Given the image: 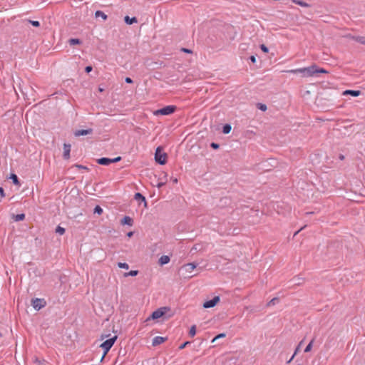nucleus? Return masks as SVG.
<instances>
[{
  "instance_id": "obj_1",
  "label": "nucleus",
  "mask_w": 365,
  "mask_h": 365,
  "mask_svg": "<svg viewBox=\"0 0 365 365\" xmlns=\"http://www.w3.org/2000/svg\"><path fill=\"white\" fill-rule=\"evenodd\" d=\"M287 72L291 73H301L303 77H312L318 73H328L329 72L322 68H319L316 64H312L309 67L292 69Z\"/></svg>"
},
{
  "instance_id": "obj_2",
  "label": "nucleus",
  "mask_w": 365,
  "mask_h": 365,
  "mask_svg": "<svg viewBox=\"0 0 365 365\" xmlns=\"http://www.w3.org/2000/svg\"><path fill=\"white\" fill-rule=\"evenodd\" d=\"M118 339V336L115 335L113 337L105 340L101 345L100 347L103 349L104 351V356H106L108 352L110 351L111 347L113 346Z\"/></svg>"
},
{
  "instance_id": "obj_3",
  "label": "nucleus",
  "mask_w": 365,
  "mask_h": 365,
  "mask_svg": "<svg viewBox=\"0 0 365 365\" xmlns=\"http://www.w3.org/2000/svg\"><path fill=\"white\" fill-rule=\"evenodd\" d=\"M176 110L175 106H167L161 109L154 110L153 112L154 115H168L173 114Z\"/></svg>"
},
{
  "instance_id": "obj_4",
  "label": "nucleus",
  "mask_w": 365,
  "mask_h": 365,
  "mask_svg": "<svg viewBox=\"0 0 365 365\" xmlns=\"http://www.w3.org/2000/svg\"><path fill=\"white\" fill-rule=\"evenodd\" d=\"M168 155L162 152V148L158 147L155 153V160L160 165H165L167 162Z\"/></svg>"
},
{
  "instance_id": "obj_5",
  "label": "nucleus",
  "mask_w": 365,
  "mask_h": 365,
  "mask_svg": "<svg viewBox=\"0 0 365 365\" xmlns=\"http://www.w3.org/2000/svg\"><path fill=\"white\" fill-rule=\"evenodd\" d=\"M169 310V308L167 307H163L158 309L157 310L154 311L150 317L146 319L145 322H148L150 319L156 320L162 317Z\"/></svg>"
},
{
  "instance_id": "obj_6",
  "label": "nucleus",
  "mask_w": 365,
  "mask_h": 365,
  "mask_svg": "<svg viewBox=\"0 0 365 365\" xmlns=\"http://www.w3.org/2000/svg\"><path fill=\"white\" fill-rule=\"evenodd\" d=\"M197 267V264L195 263H187L182 266V269L188 278L192 277L195 274H192L193 271Z\"/></svg>"
},
{
  "instance_id": "obj_7",
  "label": "nucleus",
  "mask_w": 365,
  "mask_h": 365,
  "mask_svg": "<svg viewBox=\"0 0 365 365\" xmlns=\"http://www.w3.org/2000/svg\"><path fill=\"white\" fill-rule=\"evenodd\" d=\"M121 160V157L118 156L115 158L110 159L108 158H101L97 160L98 164L102 165H108L112 163H117Z\"/></svg>"
},
{
  "instance_id": "obj_8",
  "label": "nucleus",
  "mask_w": 365,
  "mask_h": 365,
  "mask_svg": "<svg viewBox=\"0 0 365 365\" xmlns=\"http://www.w3.org/2000/svg\"><path fill=\"white\" fill-rule=\"evenodd\" d=\"M31 304L35 309L39 310L46 306V302L43 299L36 298L32 299Z\"/></svg>"
},
{
  "instance_id": "obj_9",
  "label": "nucleus",
  "mask_w": 365,
  "mask_h": 365,
  "mask_svg": "<svg viewBox=\"0 0 365 365\" xmlns=\"http://www.w3.org/2000/svg\"><path fill=\"white\" fill-rule=\"evenodd\" d=\"M220 297L216 296L212 299L204 302L203 307L206 309L214 307L220 302Z\"/></svg>"
},
{
  "instance_id": "obj_10",
  "label": "nucleus",
  "mask_w": 365,
  "mask_h": 365,
  "mask_svg": "<svg viewBox=\"0 0 365 365\" xmlns=\"http://www.w3.org/2000/svg\"><path fill=\"white\" fill-rule=\"evenodd\" d=\"M93 133V129L88 128L86 130H78L74 133L75 136H81V135H86L91 134Z\"/></svg>"
},
{
  "instance_id": "obj_11",
  "label": "nucleus",
  "mask_w": 365,
  "mask_h": 365,
  "mask_svg": "<svg viewBox=\"0 0 365 365\" xmlns=\"http://www.w3.org/2000/svg\"><path fill=\"white\" fill-rule=\"evenodd\" d=\"M166 339L162 336H155L153 339L152 344L153 346H158L161 344H163L164 341H165Z\"/></svg>"
},
{
  "instance_id": "obj_12",
  "label": "nucleus",
  "mask_w": 365,
  "mask_h": 365,
  "mask_svg": "<svg viewBox=\"0 0 365 365\" xmlns=\"http://www.w3.org/2000/svg\"><path fill=\"white\" fill-rule=\"evenodd\" d=\"M70 152H71V145L64 144L63 145V157L65 159H68L70 158Z\"/></svg>"
},
{
  "instance_id": "obj_13",
  "label": "nucleus",
  "mask_w": 365,
  "mask_h": 365,
  "mask_svg": "<svg viewBox=\"0 0 365 365\" xmlns=\"http://www.w3.org/2000/svg\"><path fill=\"white\" fill-rule=\"evenodd\" d=\"M360 93V91L346 90L343 92V96L351 95L352 96L356 97L359 96Z\"/></svg>"
},
{
  "instance_id": "obj_14",
  "label": "nucleus",
  "mask_w": 365,
  "mask_h": 365,
  "mask_svg": "<svg viewBox=\"0 0 365 365\" xmlns=\"http://www.w3.org/2000/svg\"><path fill=\"white\" fill-rule=\"evenodd\" d=\"M133 223V220L129 216L124 217L121 220V224L123 225H128L129 226H132Z\"/></svg>"
},
{
  "instance_id": "obj_15",
  "label": "nucleus",
  "mask_w": 365,
  "mask_h": 365,
  "mask_svg": "<svg viewBox=\"0 0 365 365\" xmlns=\"http://www.w3.org/2000/svg\"><path fill=\"white\" fill-rule=\"evenodd\" d=\"M169 262H170V257L168 256H167V255H163L159 259V263L161 265L168 264Z\"/></svg>"
},
{
  "instance_id": "obj_16",
  "label": "nucleus",
  "mask_w": 365,
  "mask_h": 365,
  "mask_svg": "<svg viewBox=\"0 0 365 365\" xmlns=\"http://www.w3.org/2000/svg\"><path fill=\"white\" fill-rule=\"evenodd\" d=\"M125 21L127 24H133L134 23H137V19L135 17L130 18L128 16L125 17Z\"/></svg>"
},
{
  "instance_id": "obj_17",
  "label": "nucleus",
  "mask_w": 365,
  "mask_h": 365,
  "mask_svg": "<svg viewBox=\"0 0 365 365\" xmlns=\"http://www.w3.org/2000/svg\"><path fill=\"white\" fill-rule=\"evenodd\" d=\"M291 1L293 3H294V4H297V5H299L301 6H302V7H309V5L307 3H306V2L303 1H301V0H291Z\"/></svg>"
},
{
  "instance_id": "obj_18",
  "label": "nucleus",
  "mask_w": 365,
  "mask_h": 365,
  "mask_svg": "<svg viewBox=\"0 0 365 365\" xmlns=\"http://www.w3.org/2000/svg\"><path fill=\"white\" fill-rule=\"evenodd\" d=\"M134 198L136 200H140L143 201L145 202V205H146L147 202H146L145 198L140 193H139V192L135 193Z\"/></svg>"
},
{
  "instance_id": "obj_19",
  "label": "nucleus",
  "mask_w": 365,
  "mask_h": 365,
  "mask_svg": "<svg viewBox=\"0 0 365 365\" xmlns=\"http://www.w3.org/2000/svg\"><path fill=\"white\" fill-rule=\"evenodd\" d=\"M138 274V270H131L129 272H125L123 274V276L125 277H127L128 276H136L137 274Z\"/></svg>"
},
{
  "instance_id": "obj_20",
  "label": "nucleus",
  "mask_w": 365,
  "mask_h": 365,
  "mask_svg": "<svg viewBox=\"0 0 365 365\" xmlns=\"http://www.w3.org/2000/svg\"><path fill=\"white\" fill-rule=\"evenodd\" d=\"M96 17L101 16L103 20H106L108 16L101 11H97L95 14Z\"/></svg>"
},
{
  "instance_id": "obj_21",
  "label": "nucleus",
  "mask_w": 365,
  "mask_h": 365,
  "mask_svg": "<svg viewBox=\"0 0 365 365\" xmlns=\"http://www.w3.org/2000/svg\"><path fill=\"white\" fill-rule=\"evenodd\" d=\"M231 125L229 124H226L223 126L222 132L225 134H228L231 131Z\"/></svg>"
},
{
  "instance_id": "obj_22",
  "label": "nucleus",
  "mask_w": 365,
  "mask_h": 365,
  "mask_svg": "<svg viewBox=\"0 0 365 365\" xmlns=\"http://www.w3.org/2000/svg\"><path fill=\"white\" fill-rule=\"evenodd\" d=\"M10 178L13 180V182L15 185H19L20 183H19V179H18V177L16 175L11 174Z\"/></svg>"
},
{
  "instance_id": "obj_23",
  "label": "nucleus",
  "mask_w": 365,
  "mask_h": 365,
  "mask_svg": "<svg viewBox=\"0 0 365 365\" xmlns=\"http://www.w3.org/2000/svg\"><path fill=\"white\" fill-rule=\"evenodd\" d=\"M196 334V326L195 325H192L191 327H190V329L189 331V335L191 336V337H193Z\"/></svg>"
},
{
  "instance_id": "obj_24",
  "label": "nucleus",
  "mask_w": 365,
  "mask_h": 365,
  "mask_svg": "<svg viewBox=\"0 0 365 365\" xmlns=\"http://www.w3.org/2000/svg\"><path fill=\"white\" fill-rule=\"evenodd\" d=\"M24 218H25L24 214H19V215H16L14 216V220L16 221H21V220H24Z\"/></svg>"
},
{
  "instance_id": "obj_25",
  "label": "nucleus",
  "mask_w": 365,
  "mask_h": 365,
  "mask_svg": "<svg viewBox=\"0 0 365 365\" xmlns=\"http://www.w3.org/2000/svg\"><path fill=\"white\" fill-rule=\"evenodd\" d=\"M118 266L119 268H122V269H129V265L125 262H118Z\"/></svg>"
},
{
  "instance_id": "obj_26",
  "label": "nucleus",
  "mask_w": 365,
  "mask_h": 365,
  "mask_svg": "<svg viewBox=\"0 0 365 365\" xmlns=\"http://www.w3.org/2000/svg\"><path fill=\"white\" fill-rule=\"evenodd\" d=\"M313 343H314V339H312L309 343V344L306 346L305 349H304V351L305 352H309L312 349V346H313Z\"/></svg>"
},
{
  "instance_id": "obj_27",
  "label": "nucleus",
  "mask_w": 365,
  "mask_h": 365,
  "mask_svg": "<svg viewBox=\"0 0 365 365\" xmlns=\"http://www.w3.org/2000/svg\"><path fill=\"white\" fill-rule=\"evenodd\" d=\"M56 232L62 235L65 233V229L61 226H58L56 229Z\"/></svg>"
},
{
  "instance_id": "obj_28",
  "label": "nucleus",
  "mask_w": 365,
  "mask_h": 365,
  "mask_svg": "<svg viewBox=\"0 0 365 365\" xmlns=\"http://www.w3.org/2000/svg\"><path fill=\"white\" fill-rule=\"evenodd\" d=\"M354 39L356 41H358V42L365 45V37H364V36H357V37L354 38Z\"/></svg>"
},
{
  "instance_id": "obj_29",
  "label": "nucleus",
  "mask_w": 365,
  "mask_h": 365,
  "mask_svg": "<svg viewBox=\"0 0 365 365\" xmlns=\"http://www.w3.org/2000/svg\"><path fill=\"white\" fill-rule=\"evenodd\" d=\"M81 43L80 40L78 39V38H71L69 40V43L71 45H76V44H79Z\"/></svg>"
},
{
  "instance_id": "obj_30",
  "label": "nucleus",
  "mask_w": 365,
  "mask_h": 365,
  "mask_svg": "<svg viewBox=\"0 0 365 365\" xmlns=\"http://www.w3.org/2000/svg\"><path fill=\"white\" fill-rule=\"evenodd\" d=\"M94 212L101 215L103 213V209L99 205H97L94 209Z\"/></svg>"
},
{
  "instance_id": "obj_31",
  "label": "nucleus",
  "mask_w": 365,
  "mask_h": 365,
  "mask_svg": "<svg viewBox=\"0 0 365 365\" xmlns=\"http://www.w3.org/2000/svg\"><path fill=\"white\" fill-rule=\"evenodd\" d=\"M257 108L262 111H266L267 109V106L265 104H262V103H259L257 105Z\"/></svg>"
},
{
  "instance_id": "obj_32",
  "label": "nucleus",
  "mask_w": 365,
  "mask_h": 365,
  "mask_svg": "<svg viewBox=\"0 0 365 365\" xmlns=\"http://www.w3.org/2000/svg\"><path fill=\"white\" fill-rule=\"evenodd\" d=\"M34 361L36 365H46V361L43 360L41 361L38 359H36Z\"/></svg>"
},
{
  "instance_id": "obj_33",
  "label": "nucleus",
  "mask_w": 365,
  "mask_h": 365,
  "mask_svg": "<svg viewBox=\"0 0 365 365\" xmlns=\"http://www.w3.org/2000/svg\"><path fill=\"white\" fill-rule=\"evenodd\" d=\"M260 48L261 50L264 52V53H268L269 52V49L268 48L264 45V44H262L260 46Z\"/></svg>"
},
{
  "instance_id": "obj_34",
  "label": "nucleus",
  "mask_w": 365,
  "mask_h": 365,
  "mask_svg": "<svg viewBox=\"0 0 365 365\" xmlns=\"http://www.w3.org/2000/svg\"><path fill=\"white\" fill-rule=\"evenodd\" d=\"M29 22L35 27H38L40 26V23L38 21H29Z\"/></svg>"
},
{
  "instance_id": "obj_35",
  "label": "nucleus",
  "mask_w": 365,
  "mask_h": 365,
  "mask_svg": "<svg viewBox=\"0 0 365 365\" xmlns=\"http://www.w3.org/2000/svg\"><path fill=\"white\" fill-rule=\"evenodd\" d=\"M190 342L189 341H186L185 343H183L182 344H181L180 346H179V349H183L184 348H185V346L189 344Z\"/></svg>"
},
{
  "instance_id": "obj_36",
  "label": "nucleus",
  "mask_w": 365,
  "mask_h": 365,
  "mask_svg": "<svg viewBox=\"0 0 365 365\" xmlns=\"http://www.w3.org/2000/svg\"><path fill=\"white\" fill-rule=\"evenodd\" d=\"M224 337H225V334L222 333V334L217 335L215 336V339H220V338H224Z\"/></svg>"
},
{
  "instance_id": "obj_37",
  "label": "nucleus",
  "mask_w": 365,
  "mask_h": 365,
  "mask_svg": "<svg viewBox=\"0 0 365 365\" xmlns=\"http://www.w3.org/2000/svg\"><path fill=\"white\" fill-rule=\"evenodd\" d=\"M85 70H86V73H89V72H91V71H92V67H91V66H86V68H85Z\"/></svg>"
},
{
  "instance_id": "obj_38",
  "label": "nucleus",
  "mask_w": 365,
  "mask_h": 365,
  "mask_svg": "<svg viewBox=\"0 0 365 365\" xmlns=\"http://www.w3.org/2000/svg\"><path fill=\"white\" fill-rule=\"evenodd\" d=\"M276 300H277V298H274L272 300H270L269 302L268 303V306H270L272 304H274V301H276Z\"/></svg>"
},
{
  "instance_id": "obj_39",
  "label": "nucleus",
  "mask_w": 365,
  "mask_h": 365,
  "mask_svg": "<svg viewBox=\"0 0 365 365\" xmlns=\"http://www.w3.org/2000/svg\"><path fill=\"white\" fill-rule=\"evenodd\" d=\"M211 147H212V148H215V149H217V148H219V145H218V144H217V143H212L211 144Z\"/></svg>"
},
{
  "instance_id": "obj_40",
  "label": "nucleus",
  "mask_w": 365,
  "mask_h": 365,
  "mask_svg": "<svg viewBox=\"0 0 365 365\" xmlns=\"http://www.w3.org/2000/svg\"><path fill=\"white\" fill-rule=\"evenodd\" d=\"M76 167L80 168V169H84L88 170V168L86 166L81 165H76Z\"/></svg>"
},
{
  "instance_id": "obj_41",
  "label": "nucleus",
  "mask_w": 365,
  "mask_h": 365,
  "mask_svg": "<svg viewBox=\"0 0 365 365\" xmlns=\"http://www.w3.org/2000/svg\"><path fill=\"white\" fill-rule=\"evenodd\" d=\"M125 82L128 83H133V81L129 77H126L125 79Z\"/></svg>"
},
{
  "instance_id": "obj_42",
  "label": "nucleus",
  "mask_w": 365,
  "mask_h": 365,
  "mask_svg": "<svg viewBox=\"0 0 365 365\" xmlns=\"http://www.w3.org/2000/svg\"><path fill=\"white\" fill-rule=\"evenodd\" d=\"M0 195H1V197H4L5 196L4 189L2 187H0Z\"/></svg>"
},
{
  "instance_id": "obj_43",
  "label": "nucleus",
  "mask_w": 365,
  "mask_h": 365,
  "mask_svg": "<svg viewBox=\"0 0 365 365\" xmlns=\"http://www.w3.org/2000/svg\"><path fill=\"white\" fill-rule=\"evenodd\" d=\"M297 351H299V349H298V348H297V349H296V351H295L294 354H293V356H292V358L290 359V360L289 361V362H290V361L294 359V356L297 354Z\"/></svg>"
},
{
  "instance_id": "obj_44",
  "label": "nucleus",
  "mask_w": 365,
  "mask_h": 365,
  "mask_svg": "<svg viewBox=\"0 0 365 365\" xmlns=\"http://www.w3.org/2000/svg\"><path fill=\"white\" fill-rule=\"evenodd\" d=\"M250 60L252 63H255L256 62V58L255 56H250Z\"/></svg>"
},
{
  "instance_id": "obj_45",
  "label": "nucleus",
  "mask_w": 365,
  "mask_h": 365,
  "mask_svg": "<svg viewBox=\"0 0 365 365\" xmlns=\"http://www.w3.org/2000/svg\"><path fill=\"white\" fill-rule=\"evenodd\" d=\"M182 51L185 53H191V51L187 48H182Z\"/></svg>"
},
{
  "instance_id": "obj_46",
  "label": "nucleus",
  "mask_w": 365,
  "mask_h": 365,
  "mask_svg": "<svg viewBox=\"0 0 365 365\" xmlns=\"http://www.w3.org/2000/svg\"><path fill=\"white\" fill-rule=\"evenodd\" d=\"M133 232H129L127 234V235H128V237H132V236H133Z\"/></svg>"
},
{
  "instance_id": "obj_47",
  "label": "nucleus",
  "mask_w": 365,
  "mask_h": 365,
  "mask_svg": "<svg viewBox=\"0 0 365 365\" xmlns=\"http://www.w3.org/2000/svg\"><path fill=\"white\" fill-rule=\"evenodd\" d=\"M171 180H172L173 183H177L178 182V179L175 178H172Z\"/></svg>"
},
{
  "instance_id": "obj_48",
  "label": "nucleus",
  "mask_w": 365,
  "mask_h": 365,
  "mask_svg": "<svg viewBox=\"0 0 365 365\" xmlns=\"http://www.w3.org/2000/svg\"><path fill=\"white\" fill-rule=\"evenodd\" d=\"M108 336V335H101V339L103 340Z\"/></svg>"
},
{
  "instance_id": "obj_49",
  "label": "nucleus",
  "mask_w": 365,
  "mask_h": 365,
  "mask_svg": "<svg viewBox=\"0 0 365 365\" xmlns=\"http://www.w3.org/2000/svg\"><path fill=\"white\" fill-rule=\"evenodd\" d=\"M98 91H99V92H103L104 90L103 88L99 87Z\"/></svg>"
},
{
  "instance_id": "obj_50",
  "label": "nucleus",
  "mask_w": 365,
  "mask_h": 365,
  "mask_svg": "<svg viewBox=\"0 0 365 365\" xmlns=\"http://www.w3.org/2000/svg\"><path fill=\"white\" fill-rule=\"evenodd\" d=\"M106 356H104V354H103L102 357H101V361H103Z\"/></svg>"
},
{
  "instance_id": "obj_51",
  "label": "nucleus",
  "mask_w": 365,
  "mask_h": 365,
  "mask_svg": "<svg viewBox=\"0 0 365 365\" xmlns=\"http://www.w3.org/2000/svg\"><path fill=\"white\" fill-rule=\"evenodd\" d=\"M218 339H215V337L212 340V342L217 341Z\"/></svg>"
},
{
  "instance_id": "obj_52",
  "label": "nucleus",
  "mask_w": 365,
  "mask_h": 365,
  "mask_svg": "<svg viewBox=\"0 0 365 365\" xmlns=\"http://www.w3.org/2000/svg\"><path fill=\"white\" fill-rule=\"evenodd\" d=\"M218 339H215V337L212 340V342L217 341Z\"/></svg>"
},
{
  "instance_id": "obj_53",
  "label": "nucleus",
  "mask_w": 365,
  "mask_h": 365,
  "mask_svg": "<svg viewBox=\"0 0 365 365\" xmlns=\"http://www.w3.org/2000/svg\"><path fill=\"white\" fill-rule=\"evenodd\" d=\"M302 230V228H301L299 230L297 231L296 233L294 234V235H297Z\"/></svg>"
}]
</instances>
